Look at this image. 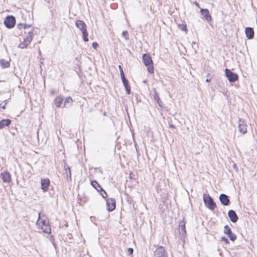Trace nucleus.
<instances>
[{
	"label": "nucleus",
	"mask_w": 257,
	"mask_h": 257,
	"mask_svg": "<svg viewBox=\"0 0 257 257\" xmlns=\"http://www.w3.org/2000/svg\"><path fill=\"white\" fill-rule=\"evenodd\" d=\"M36 225L40 231L46 233H50L51 232L49 222L46 216H40V214H39V216L37 221Z\"/></svg>",
	"instance_id": "f257e3e1"
},
{
	"label": "nucleus",
	"mask_w": 257,
	"mask_h": 257,
	"mask_svg": "<svg viewBox=\"0 0 257 257\" xmlns=\"http://www.w3.org/2000/svg\"><path fill=\"white\" fill-rule=\"evenodd\" d=\"M75 25L76 27L82 32L83 40L85 42H87L88 41V38L86 24L81 20H77L75 22Z\"/></svg>",
	"instance_id": "f03ea898"
},
{
	"label": "nucleus",
	"mask_w": 257,
	"mask_h": 257,
	"mask_svg": "<svg viewBox=\"0 0 257 257\" xmlns=\"http://www.w3.org/2000/svg\"><path fill=\"white\" fill-rule=\"evenodd\" d=\"M203 200L205 206L211 210H214L216 207L215 202L213 198L208 194H204Z\"/></svg>",
	"instance_id": "7ed1b4c3"
},
{
	"label": "nucleus",
	"mask_w": 257,
	"mask_h": 257,
	"mask_svg": "<svg viewBox=\"0 0 257 257\" xmlns=\"http://www.w3.org/2000/svg\"><path fill=\"white\" fill-rule=\"evenodd\" d=\"M33 39V30L29 31L27 35L25 36L23 42H22L18 46V47L21 49H25L27 48L28 45L31 43Z\"/></svg>",
	"instance_id": "20e7f679"
},
{
	"label": "nucleus",
	"mask_w": 257,
	"mask_h": 257,
	"mask_svg": "<svg viewBox=\"0 0 257 257\" xmlns=\"http://www.w3.org/2000/svg\"><path fill=\"white\" fill-rule=\"evenodd\" d=\"M155 257H168L165 247L162 246H158L154 251Z\"/></svg>",
	"instance_id": "39448f33"
},
{
	"label": "nucleus",
	"mask_w": 257,
	"mask_h": 257,
	"mask_svg": "<svg viewBox=\"0 0 257 257\" xmlns=\"http://www.w3.org/2000/svg\"><path fill=\"white\" fill-rule=\"evenodd\" d=\"M186 222L184 221V219L180 221L179 223V233L181 237H184L186 235V231L185 228Z\"/></svg>",
	"instance_id": "423d86ee"
},
{
	"label": "nucleus",
	"mask_w": 257,
	"mask_h": 257,
	"mask_svg": "<svg viewBox=\"0 0 257 257\" xmlns=\"http://www.w3.org/2000/svg\"><path fill=\"white\" fill-rule=\"evenodd\" d=\"M247 124L245 120L241 118L238 119V127L239 132L242 134H245L247 132Z\"/></svg>",
	"instance_id": "0eeeda50"
},
{
	"label": "nucleus",
	"mask_w": 257,
	"mask_h": 257,
	"mask_svg": "<svg viewBox=\"0 0 257 257\" xmlns=\"http://www.w3.org/2000/svg\"><path fill=\"white\" fill-rule=\"evenodd\" d=\"M146 66H147L148 72L152 74L154 73V66L153 61L150 56H147L146 54Z\"/></svg>",
	"instance_id": "6e6552de"
},
{
	"label": "nucleus",
	"mask_w": 257,
	"mask_h": 257,
	"mask_svg": "<svg viewBox=\"0 0 257 257\" xmlns=\"http://www.w3.org/2000/svg\"><path fill=\"white\" fill-rule=\"evenodd\" d=\"M16 20L13 16H8L4 21L5 26L8 28H12L14 27Z\"/></svg>",
	"instance_id": "1a4fd4ad"
},
{
	"label": "nucleus",
	"mask_w": 257,
	"mask_h": 257,
	"mask_svg": "<svg viewBox=\"0 0 257 257\" xmlns=\"http://www.w3.org/2000/svg\"><path fill=\"white\" fill-rule=\"evenodd\" d=\"M219 199L221 204L224 206H227L230 203V200L228 196L225 194H221L219 195Z\"/></svg>",
	"instance_id": "9d476101"
},
{
	"label": "nucleus",
	"mask_w": 257,
	"mask_h": 257,
	"mask_svg": "<svg viewBox=\"0 0 257 257\" xmlns=\"http://www.w3.org/2000/svg\"><path fill=\"white\" fill-rule=\"evenodd\" d=\"M107 209L109 211H113L115 208V200L113 198H108L106 200Z\"/></svg>",
	"instance_id": "9b49d317"
},
{
	"label": "nucleus",
	"mask_w": 257,
	"mask_h": 257,
	"mask_svg": "<svg viewBox=\"0 0 257 257\" xmlns=\"http://www.w3.org/2000/svg\"><path fill=\"white\" fill-rule=\"evenodd\" d=\"M228 216L230 221L233 223H236L238 219V216L233 210H229L228 211Z\"/></svg>",
	"instance_id": "f8f14e48"
},
{
	"label": "nucleus",
	"mask_w": 257,
	"mask_h": 257,
	"mask_svg": "<svg viewBox=\"0 0 257 257\" xmlns=\"http://www.w3.org/2000/svg\"><path fill=\"white\" fill-rule=\"evenodd\" d=\"M225 74L228 80H237L238 79L237 75L231 71L229 69H225Z\"/></svg>",
	"instance_id": "ddd939ff"
},
{
	"label": "nucleus",
	"mask_w": 257,
	"mask_h": 257,
	"mask_svg": "<svg viewBox=\"0 0 257 257\" xmlns=\"http://www.w3.org/2000/svg\"><path fill=\"white\" fill-rule=\"evenodd\" d=\"M1 177L4 182L9 183L11 180V176L8 172H5L4 173H1Z\"/></svg>",
	"instance_id": "4468645a"
},
{
	"label": "nucleus",
	"mask_w": 257,
	"mask_h": 257,
	"mask_svg": "<svg viewBox=\"0 0 257 257\" xmlns=\"http://www.w3.org/2000/svg\"><path fill=\"white\" fill-rule=\"evenodd\" d=\"M200 12L206 21L208 22H210L212 21V17L209 14V11L207 9H201Z\"/></svg>",
	"instance_id": "2eb2a0df"
},
{
	"label": "nucleus",
	"mask_w": 257,
	"mask_h": 257,
	"mask_svg": "<svg viewBox=\"0 0 257 257\" xmlns=\"http://www.w3.org/2000/svg\"><path fill=\"white\" fill-rule=\"evenodd\" d=\"M41 188L44 191H46L49 188L50 181L48 179H42L41 182Z\"/></svg>",
	"instance_id": "dca6fc26"
},
{
	"label": "nucleus",
	"mask_w": 257,
	"mask_h": 257,
	"mask_svg": "<svg viewBox=\"0 0 257 257\" xmlns=\"http://www.w3.org/2000/svg\"><path fill=\"white\" fill-rule=\"evenodd\" d=\"M245 35L248 39H251L254 37V31L252 28L247 27L245 30Z\"/></svg>",
	"instance_id": "f3484780"
},
{
	"label": "nucleus",
	"mask_w": 257,
	"mask_h": 257,
	"mask_svg": "<svg viewBox=\"0 0 257 257\" xmlns=\"http://www.w3.org/2000/svg\"><path fill=\"white\" fill-rule=\"evenodd\" d=\"M10 59L8 60L4 59H0V66L1 68L3 69L9 68L10 66Z\"/></svg>",
	"instance_id": "a211bd4d"
},
{
	"label": "nucleus",
	"mask_w": 257,
	"mask_h": 257,
	"mask_svg": "<svg viewBox=\"0 0 257 257\" xmlns=\"http://www.w3.org/2000/svg\"><path fill=\"white\" fill-rule=\"evenodd\" d=\"M63 101V98L62 96H59L57 97L54 100L55 104L58 107H60Z\"/></svg>",
	"instance_id": "6ab92c4d"
},
{
	"label": "nucleus",
	"mask_w": 257,
	"mask_h": 257,
	"mask_svg": "<svg viewBox=\"0 0 257 257\" xmlns=\"http://www.w3.org/2000/svg\"><path fill=\"white\" fill-rule=\"evenodd\" d=\"M11 121L9 119H3L0 121V129L10 124Z\"/></svg>",
	"instance_id": "aec40b11"
},
{
	"label": "nucleus",
	"mask_w": 257,
	"mask_h": 257,
	"mask_svg": "<svg viewBox=\"0 0 257 257\" xmlns=\"http://www.w3.org/2000/svg\"><path fill=\"white\" fill-rule=\"evenodd\" d=\"M73 100L71 97H67L65 98L64 102V106L66 108H68L71 106Z\"/></svg>",
	"instance_id": "412c9836"
},
{
	"label": "nucleus",
	"mask_w": 257,
	"mask_h": 257,
	"mask_svg": "<svg viewBox=\"0 0 257 257\" xmlns=\"http://www.w3.org/2000/svg\"><path fill=\"white\" fill-rule=\"evenodd\" d=\"M124 87L127 94H130L131 87L130 86L128 81H122Z\"/></svg>",
	"instance_id": "4be33fe9"
},
{
	"label": "nucleus",
	"mask_w": 257,
	"mask_h": 257,
	"mask_svg": "<svg viewBox=\"0 0 257 257\" xmlns=\"http://www.w3.org/2000/svg\"><path fill=\"white\" fill-rule=\"evenodd\" d=\"M227 236L231 241H234L236 239V235L232 232L228 234Z\"/></svg>",
	"instance_id": "5701e85b"
},
{
	"label": "nucleus",
	"mask_w": 257,
	"mask_h": 257,
	"mask_svg": "<svg viewBox=\"0 0 257 257\" xmlns=\"http://www.w3.org/2000/svg\"><path fill=\"white\" fill-rule=\"evenodd\" d=\"M231 232L232 231L229 226L228 225H225L224 227V233L227 235Z\"/></svg>",
	"instance_id": "b1692460"
},
{
	"label": "nucleus",
	"mask_w": 257,
	"mask_h": 257,
	"mask_svg": "<svg viewBox=\"0 0 257 257\" xmlns=\"http://www.w3.org/2000/svg\"><path fill=\"white\" fill-rule=\"evenodd\" d=\"M178 27L182 31H184L185 32H187L188 30L187 28V26L186 24H179Z\"/></svg>",
	"instance_id": "393cba45"
},
{
	"label": "nucleus",
	"mask_w": 257,
	"mask_h": 257,
	"mask_svg": "<svg viewBox=\"0 0 257 257\" xmlns=\"http://www.w3.org/2000/svg\"><path fill=\"white\" fill-rule=\"evenodd\" d=\"M122 36L125 39V40H127L128 39V38H129V35H128V33L127 32V31H123L122 33Z\"/></svg>",
	"instance_id": "a878e982"
},
{
	"label": "nucleus",
	"mask_w": 257,
	"mask_h": 257,
	"mask_svg": "<svg viewBox=\"0 0 257 257\" xmlns=\"http://www.w3.org/2000/svg\"><path fill=\"white\" fill-rule=\"evenodd\" d=\"M221 240L225 242V244H228L229 243V241L228 239L225 236H222L221 237Z\"/></svg>",
	"instance_id": "bb28decb"
},
{
	"label": "nucleus",
	"mask_w": 257,
	"mask_h": 257,
	"mask_svg": "<svg viewBox=\"0 0 257 257\" xmlns=\"http://www.w3.org/2000/svg\"><path fill=\"white\" fill-rule=\"evenodd\" d=\"M154 99L156 101H158L160 99L159 96L158 94L156 93V91L155 92V94H154Z\"/></svg>",
	"instance_id": "cd10ccee"
},
{
	"label": "nucleus",
	"mask_w": 257,
	"mask_h": 257,
	"mask_svg": "<svg viewBox=\"0 0 257 257\" xmlns=\"http://www.w3.org/2000/svg\"><path fill=\"white\" fill-rule=\"evenodd\" d=\"M128 254L132 255L133 253V249L132 248H128L127 249Z\"/></svg>",
	"instance_id": "c85d7f7f"
},
{
	"label": "nucleus",
	"mask_w": 257,
	"mask_h": 257,
	"mask_svg": "<svg viewBox=\"0 0 257 257\" xmlns=\"http://www.w3.org/2000/svg\"><path fill=\"white\" fill-rule=\"evenodd\" d=\"M65 171L66 172V173H67V171H68L69 172V175L70 176H71V171H70V169L69 168V166H67V167H65Z\"/></svg>",
	"instance_id": "c756f323"
},
{
	"label": "nucleus",
	"mask_w": 257,
	"mask_h": 257,
	"mask_svg": "<svg viewBox=\"0 0 257 257\" xmlns=\"http://www.w3.org/2000/svg\"><path fill=\"white\" fill-rule=\"evenodd\" d=\"M227 90H226L225 89H223V93L226 97V98L229 100L228 96L227 95Z\"/></svg>",
	"instance_id": "7c9ffc66"
},
{
	"label": "nucleus",
	"mask_w": 257,
	"mask_h": 257,
	"mask_svg": "<svg viewBox=\"0 0 257 257\" xmlns=\"http://www.w3.org/2000/svg\"><path fill=\"white\" fill-rule=\"evenodd\" d=\"M98 46V45L96 42H93L92 43V47L94 49H96Z\"/></svg>",
	"instance_id": "2f4dec72"
},
{
	"label": "nucleus",
	"mask_w": 257,
	"mask_h": 257,
	"mask_svg": "<svg viewBox=\"0 0 257 257\" xmlns=\"http://www.w3.org/2000/svg\"><path fill=\"white\" fill-rule=\"evenodd\" d=\"M159 105L160 106V107H162V104H163V102L161 100V99H160L158 101H156Z\"/></svg>",
	"instance_id": "473e14b6"
},
{
	"label": "nucleus",
	"mask_w": 257,
	"mask_h": 257,
	"mask_svg": "<svg viewBox=\"0 0 257 257\" xmlns=\"http://www.w3.org/2000/svg\"><path fill=\"white\" fill-rule=\"evenodd\" d=\"M120 75H121V78L122 80H126L125 78L123 72H122V74H121Z\"/></svg>",
	"instance_id": "72a5a7b5"
},
{
	"label": "nucleus",
	"mask_w": 257,
	"mask_h": 257,
	"mask_svg": "<svg viewBox=\"0 0 257 257\" xmlns=\"http://www.w3.org/2000/svg\"><path fill=\"white\" fill-rule=\"evenodd\" d=\"M101 195L103 198H106L107 197V193L105 191H103V193Z\"/></svg>",
	"instance_id": "f704fd0d"
},
{
	"label": "nucleus",
	"mask_w": 257,
	"mask_h": 257,
	"mask_svg": "<svg viewBox=\"0 0 257 257\" xmlns=\"http://www.w3.org/2000/svg\"><path fill=\"white\" fill-rule=\"evenodd\" d=\"M233 167L234 169H235L236 171L238 170V168H237V166L236 165V164H234L233 165Z\"/></svg>",
	"instance_id": "c9c22d12"
},
{
	"label": "nucleus",
	"mask_w": 257,
	"mask_h": 257,
	"mask_svg": "<svg viewBox=\"0 0 257 257\" xmlns=\"http://www.w3.org/2000/svg\"><path fill=\"white\" fill-rule=\"evenodd\" d=\"M119 69L120 74H122V72H123L121 67L120 65L119 66Z\"/></svg>",
	"instance_id": "e433bc0d"
},
{
	"label": "nucleus",
	"mask_w": 257,
	"mask_h": 257,
	"mask_svg": "<svg viewBox=\"0 0 257 257\" xmlns=\"http://www.w3.org/2000/svg\"><path fill=\"white\" fill-rule=\"evenodd\" d=\"M31 27V26H30V25H26V24H25V25H24V28L25 29H26L27 27Z\"/></svg>",
	"instance_id": "4c0bfd02"
},
{
	"label": "nucleus",
	"mask_w": 257,
	"mask_h": 257,
	"mask_svg": "<svg viewBox=\"0 0 257 257\" xmlns=\"http://www.w3.org/2000/svg\"><path fill=\"white\" fill-rule=\"evenodd\" d=\"M94 183H95L96 184L98 185V183H97V182H96V181H94V182H92V185L94 186V187H95V186H94Z\"/></svg>",
	"instance_id": "58836bf2"
},
{
	"label": "nucleus",
	"mask_w": 257,
	"mask_h": 257,
	"mask_svg": "<svg viewBox=\"0 0 257 257\" xmlns=\"http://www.w3.org/2000/svg\"><path fill=\"white\" fill-rule=\"evenodd\" d=\"M169 127H171V128H175V126L173 124H169Z\"/></svg>",
	"instance_id": "ea45409f"
},
{
	"label": "nucleus",
	"mask_w": 257,
	"mask_h": 257,
	"mask_svg": "<svg viewBox=\"0 0 257 257\" xmlns=\"http://www.w3.org/2000/svg\"><path fill=\"white\" fill-rule=\"evenodd\" d=\"M195 5L199 8H200V5L199 4L197 3V2H196L195 3Z\"/></svg>",
	"instance_id": "a19ab883"
},
{
	"label": "nucleus",
	"mask_w": 257,
	"mask_h": 257,
	"mask_svg": "<svg viewBox=\"0 0 257 257\" xmlns=\"http://www.w3.org/2000/svg\"><path fill=\"white\" fill-rule=\"evenodd\" d=\"M142 60L143 62L145 63V54L143 55L142 56Z\"/></svg>",
	"instance_id": "79ce46f5"
},
{
	"label": "nucleus",
	"mask_w": 257,
	"mask_h": 257,
	"mask_svg": "<svg viewBox=\"0 0 257 257\" xmlns=\"http://www.w3.org/2000/svg\"><path fill=\"white\" fill-rule=\"evenodd\" d=\"M2 108L4 109L5 108V105H3V106H0Z\"/></svg>",
	"instance_id": "37998d69"
},
{
	"label": "nucleus",
	"mask_w": 257,
	"mask_h": 257,
	"mask_svg": "<svg viewBox=\"0 0 257 257\" xmlns=\"http://www.w3.org/2000/svg\"><path fill=\"white\" fill-rule=\"evenodd\" d=\"M230 83H233V82H235V81H229ZM231 85H232V83H231Z\"/></svg>",
	"instance_id": "c03bdc74"
}]
</instances>
